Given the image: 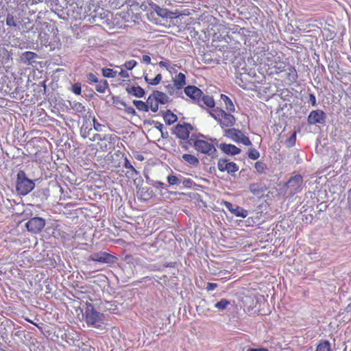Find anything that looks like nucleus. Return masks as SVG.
<instances>
[{"label":"nucleus","mask_w":351,"mask_h":351,"mask_svg":"<svg viewBox=\"0 0 351 351\" xmlns=\"http://www.w3.org/2000/svg\"><path fill=\"white\" fill-rule=\"evenodd\" d=\"M286 75L288 81L291 83L295 82L298 78V73L293 66H289L286 70Z\"/></svg>","instance_id":"412c9836"},{"label":"nucleus","mask_w":351,"mask_h":351,"mask_svg":"<svg viewBox=\"0 0 351 351\" xmlns=\"http://www.w3.org/2000/svg\"><path fill=\"white\" fill-rule=\"evenodd\" d=\"M117 138V136L110 134V135H109V137H108V141L110 143H112V142L114 143Z\"/></svg>","instance_id":"13d9d810"},{"label":"nucleus","mask_w":351,"mask_h":351,"mask_svg":"<svg viewBox=\"0 0 351 351\" xmlns=\"http://www.w3.org/2000/svg\"><path fill=\"white\" fill-rule=\"evenodd\" d=\"M237 143H242L247 146L252 145V142L250 140V138L247 136H245L243 134H242L241 136H240Z\"/></svg>","instance_id":"ea45409f"},{"label":"nucleus","mask_w":351,"mask_h":351,"mask_svg":"<svg viewBox=\"0 0 351 351\" xmlns=\"http://www.w3.org/2000/svg\"><path fill=\"white\" fill-rule=\"evenodd\" d=\"M182 159L190 165L196 166L199 164L198 159L193 155L185 154L182 156Z\"/></svg>","instance_id":"bb28decb"},{"label":"nucleus","mask_w":351,"mask_h":351,"mask_svg":"<svg viewBox=\"0 0 351 351\" xmlns=\"http://www.w3.org/2000/svg\"><path fill=\"white\" fill-rule=\"evenodd\" d=\"M315 351H331L330 343L328 341H321Z\"/></svg>","instance_id":"c85d7f7f"},{"label":"nucleus","mask_w":351,"mask_h":351,"mask_svg":"<svg viewBox=\"0 0 351 351\" xmlns=\"http://www.w3.org/2000/svg\"><path fill=\"white\" fill-rule=\"evenodd\" d=\"M350 89H351V84H350Z\"/></svg>","instance_id":"774afa93"},{"label":"nucleus","mask_w":351,"mask_h":351,"mask_svg":"<svg viewBox=\"0 0 351 351\" xmlns=\"http://www.w3.org/2000/svg\"><path fill=\"white\" fill-rule=\"evenodd\" d=\"M296 133L293 132L290 137L286 141L285 145L287 147H291L295 144Z\"/></svg>","instance_id":"4c0bfd02"},{"label":"nucleus","mask_w":351,"mask_h":351,"mask_svg":"<svg viewBox=\"0 0 351 351\" xmlns=\"http://www.w3.org/2000/svg\"><path fill=\"white\" fill-rule=\"evenodd\" d=\"M87 80L89 83H95V84L96 82H98V80H99L97 77L92 73H90L87 75Z\"/></svg>","instance_id":"a18cd8bd"},{"label":"nucleus","mask_w":351,"mask_h":351,"mask_svg":"<svg viewBox=\"0 0 351 351\" xmlns=\"http://www.w3.org/2000/svg\"><path fill=\"white\" fill-rule=\"evenodd\" d=\"M217 167L220 171H227L232 175L239 170V166L236 163L223 158L219 159Z\"/></svg>","instance_id":"0eeeda50"},{"label":"nucleus","mask_w":351,"mask_h":351,"mask_svg":"<svg viewBox=\"0 0 351 351\" xmlns=\"http://www.w3.org/2000/svg\"><path fill=\"white\" fill-rule=\"evenodd\" d=\"M164 119L167 125H171L178 120V117L176 114L168 110L164 114Z\"/></svg>","instance_id":"393cba45"},{"label":"nucleus","mask_w":351,"mask_h":351,"mask_svg":"<svg viewBox=\"0 0 351 351\" xmlns=\"http://www.w3.org/2000/svg\"><path fill=\"white\" fill-rule=\"evenodd\" d=\"M231 305L230 301L227 299L223 298L219 302L214 304V307L216 308L219 311H223L228 308Z\"/></svg>","instance_id":"4be33fe9"},{"label":"nucleus","mask_w":351,"mask_h":351,"mask_svg":"<svg viewBox=\"0 0 351 351\" xmlns=\"http://www.w3.org/2000/svg\"><path fill=\"white\" fill-rule=\"evenodd\" d=\"M90 140L91 141H101V135L99 134H95L93 135V136L92 138H90Z\"/></svg>","instance_id":"864d4df0"},{"label":"nucleus","mask_w":351,"mask_h":351,"mask_svg":"<svg viewBox=\"0 0 351 351\" xmlns=\"http://www.w3.org/2000/svg\"><path fill=\"white\" fill-rule=\"evenodd\" d=\"M219 147L225 154L232 156L239 154L241 152V149L239 147L232 144L221 143Z\"/></svg>","instance_id":"4468645a"},{"label":"nucleus","mask_w":351,"mask_h":351,"mask_svg":"<svg viewBox=\"0 0 351 351\" xmlns=\"http://www.w3.org/2000/svg\"><path fill=\"white\" fill-rule=\"evenodd\" d=\"M235 118L231 114L226 112L223 110L221 112L219 124L221 128H228L235 123Z\"/></svg>","instance_id":"9b49d317"},{"label":"nucleus","mask_w":351,"mask_h":351,"mask_svg":"<svg viewBox=\"0 0 351 351\" xmlns=\"http://www.w3.org/2000/svg\"><path fill=\"white\" fill-rule=\"evenodd\" d=\"M192 130L191 124L184 123L183 125L178 124L174 129V134L180 139L186 140L189 138L190 131Z\"/></svg>","instance_id":"1a4fd4ad"},{"label":"nucleus","mask_w":351,"mask_h":351,"mask_svg":"<svg viewBox=\"0 0 351 351\" xmlns=\"http://www.w3.org/2000/svg\"><path fill=\"white\" fill-rule=\"evenodd\" d=\"M104 127V125H101V123H98L96 119L93 118V128L96 131L101 132Z\"/></svg>","instance_id":"49530a36"},{"label":"nucleus","mask_w":351,"mask_h":351,"mask_svg":"<svg viewBox=\"0 0 351 351\" xmlns=\"http://www.w3.org/2000/svg\"><path fill=\"white\" fill-rule=\"evenodd\" d=\"M223 110H214L213 112H210V115L214 118L217 122L219 123L220 116H221V112H222Z\"/></svg>","instance_id":"c03bdc74"},{"label":"nucleus","mask_w":351,"mask_h":351,"mask_svg":"<svg viewBox=\"0 0 351 351\" xmlns=\"http://www.w3.org/2000/svg\"><path fill=\"white\" fill-rule=\"evenodd\" d=\"M133 104L138 110L144 112L148 111L145 102L141 100H134Z\"/></svg>","instance_id":"f704fd0d"},{"label":"nucleus","mask_w":351,"mask_h":351,"mask_svg":"<svg viewBox=\"0 0 351 351\" xmlns=\"http://www.w3.org/2000/svg\"><path fill=\"white\" fill-rule=\"evenodd\" d=\"M184 90L186 95L193 99L195 104L197 103L199 98L202 95V91L195 86H187L184 88Z\"/></svg>","instance_id":"f8f14e48"},{"label":"nucleus","mask_w":351,"mask_h":351,"mask_svg":"<svg viewBox=\"0 0 351 351\" xmlns=\"http://www.w3.org/2000/svg\"><path fill=\"white\" fill-rule=\"evenodd\" d=\"M26 320H27L28 322H29V323L34 324V323H33V322H32V321H31V319H26Z\"/></svg>","instance_id":"338daca9"},{"label":"nucleus","mask_w":351,"mask_h":351,"mask_svg":"<svg viewBox=\"0 0 351 351\" xmlns=\"http://www.w3.org/2000/svg\"><path fill=\"white\" fill-rule=\"evenodd\" d=\"M119 75L121 76V77H125V78L130 77V75L128 73V71H124L123 69H121V71L119 73Z\"/></svg>","instance_id":"6e6d98bb"},{"label":"nucleus","mask_w":351,"mask_h":351,"mask_svg":"<svg viewBox=\"0 0 351 351\" xmlns=\"http://www.w3.org/2000/svg\"><path fill=\"white\" fill-rule=\"evenodd\" d=\"M127 112L128 113H130V114H135V110L134 108H133L132 107L130 106V107H128L127 108V110H126Z\"/></svg>","instance_id":"052dcab7"},{"label":"nucleus","mask_w":351,"mask_h":351,"mask_svg":"<svg viewBox=\"0 0 351 351\" xmlns=\"http://www.w3.org/2000/svg\"><path fill=\"white\" fill-rule=\"evenodd\" d=\"M151 271H160V266L157 264L150 265L148 267Z\"/></svg>","instance_id":"3c124183"},{"label":"nucleus","mask_w":351,"mask_h":351,"mask_svg":"<svg viewBox=\"0 0 351 351\" xmlns=\"http://www.w3.org/2000/svg\"><path fill=\"white\" fill-rule=\"evenodd\" d=\"M137 62L134 60H131L125 62L123 65L127 70H132L136 65Z\"/></svg>","instance_id":"37998d69"},{"label":"nucleus","mask_w":351,"mask_h":351,"mask_svg":"<svg viewBox=\"0 0 351 351\" xmlns=\"http://www.w3.org/2000/svg\"><path fill=\"white\" fill-rule=\"evenodd\" d=\"M194 148L202 154L208 155L214 158L217 156V151L215 146L202 139H196L193 142Z\"/></svg>","instance_id":"7ed1b4c3"},{"label":"nucleus","mask_w":351,"mask_h":351,"mask_svg":"<svg viewBox=\"0 0 351 351\" xmlns=\"http://www.w3.org/2000/svg\"><path fill=\"white\" fill-rule=\"evenodd\" d=\"M250 191L252 193H253L254 194H255L257 191V189H256V184H252L250 185Z\"/></svg>","instance_id":"bf43d9fd"},{"label":"nucleus","mask_w":351,"mask_h":351,"mask_svg":"<svg viewBox=\"0 0 351 351\" xmlns=\"http://www.w3.org/2000/svg\"><path fill=\"white\" fill-rule=\"evenodd\" d=\"M176 265L175 262L166 263L164 264V267H174Z\"/></svg>","instance_id":"4d7b16f0"},{"label":"nucleus","mask_w":351,"mask_h":351,"mask_svg":"<svg viewBox=\"0 0 351 351\" xmlns=\"http://www.w3.org/2000/svg\"><path fill=\"white\" fill-rule=\"evenodd\" d=\"M6 25L10 27H17L18 25L15 16L11 14H8L6 16Z\"/></svg>","instance_id":"c9c22d12"},{"label":"nucleus","mask_w":351,"mask_h":351,"mask_svg":"<svg viewBox=\"0 0 351 351\" xmlns=\"http://www.w3.org/2000/svg\"><path fill=\"white\" fill-rule=\"evenodd\" d=\"M113 100H114V104H120L122 106L126 107V104L124 101L120 100L118 97H116V98L113 97Z\"/></svg>","instance_id":"603ef678"},{"label":"nucleus","mask_w":351,"mask_h":351,"mask_svg":"<svg viewBox=\"0 0 351 351\" xmlns=\"http://www.w3.org/2000/svg\"><path fill=\"white\" fill-rule=\"evenodd\" d=\"M72 91H73L75 95H80V94H81V85H80V84H79V83H75V84L72 86Z\"/></svg>","instance_id":"de8ad7c7"},{"label":"nucleus","mask_w":351,"mask_h":351,"mask_svg":"<svg viewBox=\"0 0 351 351\" xmlns=\"http://www.w3.org/2000/svg\"><path fill=\"white\" fill-rule=\"evenodd\" d=\"M114 256L106 252H98L92 253L88 260L100 263H111L113 262Z\"/></svg>","instance_id":"6e6552de"},{"label":"nucleus","mask_w":351,"mask_h":351,"mask_svg":"<svg viewBox=\"0 0 351 351\" xmlns=\"http://www.w3.org/2000/svg\"><path fill=\"white\" fill-rule=\"evenodd\" d=\"M217 283H214V282H208L207 283V286H206V290L208 291H213L215 289H216L217 287Z\"/></svg>","instance_id":"09e8293b"},{"label":"nucleus","mask_w":351,"mask_h":351,"mask_svg":"<svg viewBox=\"0 0 351 351\" xmlns=\"http://www.w3.org/2000/svg\"><path fill=\"white\" fill-rule=\"evenodd\" d=\"M309 102L313 106H315L317 105L316 97L314 94L309 95Z\"/></svg>","instance_id":"8fccbe9b"},{"label":"nucleus","mask_w":351,"mask_h":351,"mask_svg":"<svg viewBox=\"0 0 351 351\" xmlns=\"http://www.w3.org/2000/svg\"><path fill=\"white\" fill-rule=\"evenodd\" d=\"M167 180L169 185H178L181 183L180 179L177 176L173 175L169 176Z\"/></svg>","instance_id":"58836bf2"},{"label":"nucleus","mask_w":351,"mask_h":351,"mask_svg":"<svg viewBox=\"0 0 351 351\" xmlns=\"http://www.w3.org/2000/svg\"><path fill=\"white\" fill-rule=\"evenodd\" d=\"M247 156L252 160H256L259 158L260 153L257 149L254 148H250L248 150Z\"/></svg>","instance_id":"e433bc0d"},{"label":"nucleus","mask_w":351,"mask_h":351,"mask_svg":"<svg viewBox=\"0 0 351 351\" xmlns=\"http://www.w3.org/2000/svg\"><path fill=\"white\" fill-rule=\"evenodd\" d=\"M109 135H104V136H101V141H108Z\"/></svg>","instance_id":"e2e57ef3"},{"label":"nucleus","mask_w":351,"mask_h":351,"mask_svg":"<svg viewBox=\"0 0 351 351\" xmlns=\"http://www.w3.org/2000/svg\"><path fill=\"white\" fill-rule=\"evenodd\" d=\"M147 105V110L149 109L153 112H156L158 110V105L157 101H156L155 96L154 95V93H152L147 99L145 102Z\"/></svg>","instance_id":"6ab92c4d"},{"label":"nucleus","mask_w":351,"mask_h":351,"mask_svg":"<svg viewBox=\"0 0 351 351\" xmlns=\"http://www.w3.org/2000/svg\"><path fill=\"white\" fill-rule=\"evenodd\" d=\"M158 64H159L160 66L166 67V68H167V66L169 65L168 62H165V61H160Z\"/></svg>","instance_id":"680f3d73"},{"label":"nucleus","mask_w":351,"mask_h":351,"mask_svg":"<svg viewBox=\"0 0 351 351\" xmlns=\"http://www.w3.org/2000/svg\"><path fill=\"white\" fill-rule=\"evenodd\" d=\"M153 93L158 104H166L170 101L169 97L165 93L159 90H154Z\"/></svg>","instance_id":"aec40b11"},{"label":"nucleus","mask_w":351,"mask_h":351,"mask_svg":"<svg viewBox=\"0 0 351 351\" xmlns=\"http://www.w3.org/2000/svg\"><path fill=\"white\" fill-rule=\"evenodd\" d=\"M128 94L132 95L136 97H143L145 95V90L139 86H130L128 85L126 88Z\"/></svg>","instance_id":"dca6fc26"},{"label":"nucleus","mask_w":351,"mask_h":351,"mask_svg":"<svg viewBox=\"0 0 351 351\" xmlns=\"http://www.w3.org/2000/svg\"><path fill=\"white\" fill-rule=\"evenodd\" d=\"M243 132L235 128H230L224 130V136L237 143Z\"/></svg>","instance_id":"2eb2a0df"},{"label":"nucleus","mask_w":351,"mask_h":351,"mask_svg":"<svg viewBox=\"0 0 351 351\" xmlns=\"http://www.w3.org/2000/svg\"><path fill=\"white\" fill-rule=\"evenodd\" d=\"M223 204L226 209H228L232 214L237 217L245 218L247 216V210H245L242 207L237 205H233L229 202H224Z\"/></svg>","instance_id":"9d476101"},{"label":"nucleus","mask_w":351,"mask_h":351,"mask_svg":"<svg viewBox=\"0 0 351 351\" xmlns=\"http://www.w3.org/2000/svg\"><path fill=\"white\" fill-rule=\"evenodd\" d=\"M38 55L32 51H25L21 56V60L27 65L32 64L38 58Z\"/></svg>","instance_id":"f3484780"},{"label":"nucleus","mask_w":351,"mask_h":351,"mask_svg":"<svg viewBox=\"0 0 351 351\" xmlns=\"http://www.w3.org/2000/svg\"><path fill=\"white\" fill-rule=\"evenodd\" d=\"M326 114L322 110H315L310 112L308 116L307 121L309 125L321 124L326 123Z\"/></svg>","instance_id":"39448f33"},{"label":"nucleus","mask_w":351,"mask_h":351,"mask_svg":"<svg viewBox=\"0 0 351 351\" xmlns=\"http://www.w3.org/2000/svg\"><path fill=\"white\" fill-rule=\"evenodd\" d=\"M85 320L88 326L101 328L104 324L105 317L103 313L97 311L91 304H87L85 311Z\"/></svg>","instance_id":"f257e3e1"},{"label":"nucleus","mask_w":351,"mask_h":351,"mask_svg":"<svg viewBox=\"0 0 351 351\" xmlns=\"http://www.w3.org/2000/svg\"><path fill=\"white\" fill-rule=\"evenodd\" d=\"M221 99L224 102L226 110L230 112L235 111V108L232 100L226 95H221Z\"/></svg>","instance_id":"5701e85b"},{"label":"nucleus","mask_w":351,"mask_h":351,"mask_svg":"<svg viewBox=\"0 0 351 351\" xmlns=\"http://www.w3.org/2000/svg\"><path fill=\"white\" fill-rule=\"evenodd\" d=\"M45 226V220L42 217H33L26 223L25 227L27 230L33 234H37L42 231Z\"/></svg>","instance_id":"20e7f679"},{"label":"nucleus","mask_w":351,"mask_h":351,"mask_svg":"<svg viewBox=\"0 0 351 351\" xmlns=\"http://www.w3.org/2000/svg\"><path fill=\"white\" fill-rule=\"evenodd\" d=\"M124 167L125 169H130L135 175H138V172L136 171V169L132 165V164L130 163V162L127 159L125 158V162H124Z\"/></svg>","instance_id":"79ce46f5"},{"label":"nucleus","mask_w":351,"mask_h":351,"mask_svg":"<svg viewBox=\"0 0 351 351\" xmlns=\"http://www.w3.org/2000/svg\"><path fill=\"white\" fill-rule=\"evenodd\" d=\"M144 77L147 84L153 86L158 85L162 80V75L160 73L156 75L154 79H149L147 75Z\"/></svg>","instance_id":"7c9ffc66"},{"label":"nucleus","mask_w":351,"mask_h":351,"mask_svg":"<svg viewBox=\"0 0 351 351\" xmlns=\"http://www.w3.org/2000/svg\"><path fill=\"white\" fill-rule=\"evenodd\" d=\"M150 184L156 189H160V193H162V189L165 188V184L160 181H151Z\"/></svg>","instance_id":"a19ab883"},{"label":"nucleus","mask_w":351,"mask_h":351,"mask_svg":"<svg viewBox=\"0 0 351 351\" xmlns=\"http://www.w3.org/2000/svg\"><path fill=\"white\" fill-rule=\"evenodd\" d=\"M141 61L146 64H149L151 62V58L147 55H144L142 57Z\"/></svg>","instance_id":"5fc2aeb1"},{"label":"nucleus","mask_w":351,"mask_h":351,"mask_svg":"<svg viewBox=\"0 0 351 351\" xmlns=\"http://www.w3.org/2000/svg\"><path fill=\"white\" fill-rule=\"evenodd\" d=\"M252 351H267V350H265V349H259V350H252Z\"/></svg>","instance_id":"69168bd1"},{"label":"nucleus","mask_w":351,"mask_h":351,"mask_svg":"<svg viewBox=\"0 0 351 351\" xmlns=\"http://www.w3.org/2000/svg\"><path fill=\"white\" fill-rule=\"evenodd\" d=\"M101 71L103 76L105 77L113 78L115 77L117 75V71L112 69L104 68L102 69Z\"/></svg>","instance_id":"473e14b6"},{"label":"nucleus","mask_w":351,"mask_h":351,"mask_svg":"<svg viewBox=\"0 0 351 351\" xmlns=\"http://www.w3.org/2000/svg\"><path fill=\"white\" fill-rule=\"evenodd\" d=\"M196 104L202 108H213L215 106V101L213 97L209 95H202L197 101Z\"/></svg>","instance_id":"ddd939ff"},{"label":"nucleus","mask_w":351,"mask_h":351,"mask_svg":"<svg viewBox=\"0 0 351 351\" xmlns=\"http://www.w3.org/2000/svg\"><path fill=\"white\" fill-rule=\"evenodd\" d=\"M154 10L158 16H160L162 18H173V16L171 15L173 13L171 12H169L166 8H162L159 6H156Z\"/></svg>","instance_id":"b1692460"},{"label":"nucleus","mask_w":351,"mask_h":351,"mask_svg":"<svg viewBox=\"0 0 351 351\" xmlns=\"http://www.w3.org/2000/svg\"><path fill=\"white\" fill-rule=\"evenodd\" d=\"M35 187L33 180L29 179L23 170H19L17 173L16 189L19 195H26Z\"/></svg>","instance_id":"f03ea898"},{"label":"nucleus","mask_w":351,"mask_h":351,"mask_svg":"<svg viewBox=\"0 0 351 351\" xmlns=\"http://www.w3.org/2000/svg\"><path fill=\"white\" fill-rule=\"evenodd\" d=\"M162 128H163V125H162V124H161V123H160V124H159V125L157 127V128H158V130H160V132H161L162 133Z\"/></svg>","instance_id":"0e129e2a"},{"label":"nucleus","mask_w":351,"mask_h":351,"mask_svg":"<svg viewBox=\"0 0 351 351\" xmlns=\"http://www.w3.org/2000/svg\"><path fill=\"white\" fill-rule=\"evenodd\" d=\"M302 182L303 179L300 175H296L291 178L287 182V189L290 195H293L299 193L302 189Z\"/></svg>","instance_id":"423d86ee"},{"label":"nucleus","mask_w":351,"mask_h":351,"mask_svg":"<svg viewBox=\"0 0 351 351\" xmlns=\"http://www.w3.org/2000/svg\"><path fill=\"white\" fill-rule=\"evenodd\" d=\"M173 82L176 88L181 90L186 85V76L184 73H179L173 77Z\"/></svg>","instance_id":"a211bd4d"},{"label":"nucleus","mask_w":351,"mask_h":351,"mask_svg":"<svg viewBox=\"0 0 351 351\" xmlns=\"http://www.w3.org/2000/svg\"><path fill=\"white\" fill-rule=\"evenodd\" d=\"M72 109L77 113L83 114L86 111L85 106L80 102H73L71 105Z\"/></svg>","instance_id":"2f4dec72"},{"label":"nucleus","mask_w":351,"mask_h":351,"mask_svg":"<svg viewBox=\"0 0 351 351\" xmlns=\"http://www.w3.org/2000/svg\"><path fill=\"white\" fill-rule=\"evenodd\" d=\"M165 89L167 92L171 95H176V97H179L182 93L180 92V90H178L174 85V83L173 84H169L165 86Z\"/></svg>","instance_id":"cd10ccee"},{"label":"nucleus","mask_w":351,"mask_h":351,"mask_svg":"<svg viewBox=\"0 0 351 351\" xmlns=\"http://www.w3.org/2000/svg\"><path fill=\"white\" fill-rule=\"evenodd\" d=\"M108 86V83L105 80H98V82L95 83V90L100 93H105Z\"/></svg>","instance_id":"a878e982"},{"label":"nucleus","mask_w":351,"mask_h":351,"mask_svg":"<svg viewBox=\"0 0 351 351\" xmlns=\"http://www.w3.org/2000/svg\"><path fill=\"white\" fill-rule=\"evenodd\" d=\"M91 130L92 128L88 125V123H83L80 129L81 136L84 138H87L90 135Z\"/></svg>","instance_id":"c756f323"},{"label":"nucleus","mask_w":351,"mask_h":351,"mask_svg":"<svg viewBox=\"0 0 351 351\" xmlns=\"http://www.w3.org/2000/svg\"><path fill=\"white\" fill-rule=\"evenodd\" d=\"M254 167L257 173H264L267 169V165L263 161H257L254 165Z\"/></svg>","instance_id":"72a5a7b5"}]
</instances>
